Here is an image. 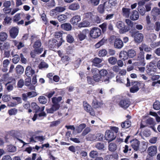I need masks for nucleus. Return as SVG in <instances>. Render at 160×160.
Wrapping results in <instances>:
<instances>
[{"label": "nucleus", "mask_w": 160, "mask_h": 160, "mask_svg": "<svg viewBox=\"0 0 160 160\" xmlns=\"http://www.w3.org/2000/svg\"><path fill=\"white\" fill-rule=\"evenodd\" d=\"M30 107L33 110L35 111L36 113L39 112L40 107L37 105V103L35 102H32L31 103Z\"/></svg>", "instance_id": "27"}, {"label": "nucleus", "mask_w": 160, "mask_h": 160, "mask_svg": "<svg viewBox=\"0 0 160 160\" xmlns=\"http://www.w3.org/2000/svg\"><path fill=\"white\" fill-rule=\"evenodd\" d=\"M129 33L131 36L133 38L135 43L139 44L143 40V35L139 33L138 31H129Z\"/></svg>", "instance_id": "3"}, {"label": "nucleus", "mask_w": 160, "mask_h": 160, "mask_svg": "<svg viewBox=\"0 0 160 160\" xmlns=\"http://www.w3.org/2000/svg\"><path fill=\"white\" fill-rule=\"evenodd\" d=\"M7 151L9 152H14L16 150V147L12 145H9L7 148Z\"/></svg>", "instance_id": "60"}, {"label": "nucleus", "mask_w": 160, "mask_h": 160, "mask_svg": "<svg viewBox=\"0 0 160 160\" xmlns=\"http://www.w3.org/2000/svg\"><path fill=\"white\" fill-rule=\"evenodd\" d=\"M146 28L147 29L153 30L154 28V24L151 22L146 23Z\"/></svg>", "instance_id": "64"}, {"label": "nucleus", "mask_w": 160, "mask_h": 160, "mask_svg": "<svg viewBox=\"0 0 160 160\" xmlns=\"http://www.w3.org/2000/svg\"><path fill=\"white\" fill-rule=\"evenodd\" d=\"M83 107L84 110L92 116L95 115L94 111L91 106L86 101H84L82 102Z\"/></svg>", "instance_id": "6"}, {"label": "nucleus", "mask_w": 160, "mask_h": 160, "mask_svg": "<svg viewBox=\"0 0 160 160\" xmlns=\"http://www.w3.org/2000/svg\"><path fill=\"white\" fill-rule=\"evenodd\" d=\"M80 8L79 4L78 3H73L70 4L68 7V9L70 10L75 11L78 9Z\"/></svg>", "instance_id": "30"}, {"label": "nucleus", "mask_w": 160, "mask_h": 160, "mask_svg": "<svg viewBox=\"0 0 160 160\" xmlns=\"http://www.w3.org/2000/svg\"><path fill=\"white\" fill-rule=\"evenodd\" d=\"M98 155V153L96 151H91L89 153L90 157L93 158H96V157H97Z\"/></svg>", "instance_id": "53"}, {"label": "nucleus", "mask_w": 160, "mask_h": 160, "mask_svg": "<svg viewBox=\"0 0 160 160\" xmlns=\"http://www.w3.org/2000/svg\"><path fill=\"white\" fill-rule=\"evenodd\" d=\"M28 96L29 98H32L36 97L37 95V93L36 92L32 91L27 92Z\"/></svg>", "instance_id": "61"}, {"label": "nucleus", "mask_w": 160, "mask_h": 160, "mask_svg": "<svg viewBox=\"0 0 160 160\" xmlns=\"http://www.w3.org/2000/svg\"><path fill=\"white\" fill-rule=\"evenodd\" d=\"M117 149V146L116 144L113 143H110L108 146L109 150L111 152H114Z\"/></svg>", "instance_id": "42"}, {"label": "nucleus", "mask_w": 160, "mask_h": 160, "mask_svg": "<svg viewBox=\"0 0 160 160\" xmlns=\"http://www.w3.org/2000/svg\"><path fill=\"white\" fill-rule=\"evenodd\" d=\"M17 112L18 110L15 108H12L8 110V113L10 116L15 115Z\"/></svg>", "instance_id": "54"}, {"label": "nucleus", "mask_w": 160, "mask_h": 160, "mask_svg": "<svg viewBox=\"0 0 160 160\" xmlns=\"http://www.w3.org/2000/svg\"><path fill=\"white\" fill-rule=\"evenodd\" d=\"M55 93V91L52 90L49 92H48L44 94V95L47 97L48 98H51Z\"/></svg>", "instance_id": "63"}, {"label": "nucleus", "mask_w": 160, "mask_h": 160, "mask_svg": "<svg viewBox=\"0 0 160 160\" xmlns=\"http://www.w3.org/2000/svg\"><path fill=\"white\" fill-rule=\"evenodd\" d=\"M131 102L129 99L124 98L120 100L118 103L119 105L121 108L126 109L130 105Z\"/></svg>", "instance_id": "9"}, {"label": "nucleus", "mask_w": 160, "mask_h": 160, "mask_svg": "<svg viewBox=\"0 0 160 160\" xmlns=\"http://www.w3.org/2000/svg\"><path fill=\"white\" fill-rule=\"evenodd\" d=\"M19 132L17 131L12 130L10 132V135L14 138L17 139L19 137Z\"/></svg>", "instance_id": "34"}, {"label": "nucleus", "mask_w": 160, "mask_h": 160, "mask_svg": "<svg viewBox=\"0 0 160 160\" xmlns=\"http://www.w3.org/2000/svg\"><path fill=\"white\" fill-rule=\"evenodd\" d=\"M8 37L7 34L5 32H2L0 33V40L2 41H5Z\"/></svg>", "instance_id": "51"}, {"label": "nucleus", "mask_w": 160, "mask_h": 160, "mask_svg": "<svg viewBox=\"0 0 160 160\" xmlns=\"http://www.w3.org/2000/svg\"><path fill=\"white\" fill-rule=\"evenodd\" d=\"M130 9L123 8H122V15L124 17L128 18L130 15Z\"/></svg>", "instance_id": "32"}, {"label": "nucleus", "mask_w": 160, "mask_h": 160, "mask_svg": "<svg viewBox=\"0 0 160 160\" xmlns=\"http://www.w3.org/2000/svg\"><path fill=\"white\" fill-rule=\"evenodd\" d=\"M86 127V125L85 123L80 124L76 128V131L78 133H80Z\"/></svg>", "instance_id": "41"}, {"label": "nucleus", "mask_w": 160, "mask_h": 160, "mask_svg": "<svg viewBox=\"0 0 160 160\" xmlns=\"http://www.w3.org/2000/svg\"><path fill=\"white\" fill-rule=\"evenodd\" d=\"M41 40H38L35 42L33 45V47L34 49H41L42 50V52L43 51V49L42 48H41Z\"/></svg>", "instance_id": "26"}, {"label": "nucleus", "mask_w": 160, "mask_h": 160, "mask_svg": "<svg viewBox=\"0 0 160 160\" xmlns=\"http://www.w3.org/2000/svg\"><path fill=\"white\" fill-rule=\"evenodd\" d=\"M11 5V2L10 1H6L4 2L3 6L5 8L3 9V10L5 13H8L10 12L11 9H8V8L10 7Z\"/></svg>", "instance_id": "20"}, {"label": "nucleus", "mask_w": 160, "mask_h": 160, "mask_svg": "<svg viewBox=\"0 0 160 160\" xmlns=\"http://www.w3.org/2000/svg\"><path fill=\"white\" fill-rule=\"evenodd\" d=\"M64 40L61 39L60 41L55 39L50 40L48 41V47L51 50L59 48L64 42Z\"/></svg>", "instance_id": "4"}, {"label": "nucleus", "mask_w": 160, "mask_h": 160, "mask_svg": "<svg viewBox=\"0 0 160 160\" xmlns=\"http://www.w3.org/2000/svg\"><path fill=\"white\" fill-rule=\"evenodd\" d=\"M10 43L8 42H5L2 45L0 46V49L1 51L8 50L10 48Z\"/></svg>", "instance_id": "33"}, {"label": "nucleus", "mask_w": 160, "mask_h": 160, "mask_svg": "<svg viewBox=\"0 0 160 160\" xmlns=\"http://www.w3.org/2000/svg\"><path fill=\"white\" fill-rule=\"evenodd\" d=\"M131 122L128 119H127L126 121L122 123L121 126L122 128H127L131 126Z\"/></svg>", "instance_id": "28"}, {"label": "nucleus", "mask_w": 160, "mask_h": 160, "mask_svg": "<svg viewBox=\"0 0 160 160\" xmlns=\"http://www.w3.org/2000/svg\"><path fill=\"white\" fill-rule=\"evenodd\" d=\"M108 41L110 44L113 43L114 46L116 48L121 49L123 46V41L116 36H111L109 38Z\"/></svg>", "instance_id": "2"}, {"label": "nucleus", "mask_w": 160, "mask_h": 160, "mask_svg": "<svg viewBox=\"0 0 160 160\" xmlns=\"http://www.w3.org/2000/svg\"><path fill=\"white\" fill-rule=\"evenodd\" d=\"M119 57L121 60L123 61L127 59L128 58L127 52L124 50L121 51L119 53Z\"/></svg>", "instance_id": "19"}, {"label": "nucleus", "mask_w": 160, "mask_h": 160, "mask_svg": "<svg viewBox=\"0 0 160 160\" xmlns=\"http://www.w3.org/2000/svg\"><path fill=\"white\" fill-rule=\"evenodd\" d=\"M42 52V50L40 49H34L33 50L31 51L30 52V55L31 57L34 58L36 56V54H39Z\"/></svg>", "instance_id": "23"}, {"label": "nucleus", "mask_w": 160, "mask_h": 160, "mask_svg": "<svg viewBox=\"0 0 160 160\" xmlns=\"http://www.w3.org/2000/svg\"><path fill=\"white\" fill-rule=\"evenodd\" d=\"M81 20L80 16L76 15L72 17L70 20V22L73 25H76Z\"/></svg>", "instance_id": "22"}, {"label": "nucleus", "mask_w": 160, "mask_h": 160, "mask_svg": "<svg viewBox=\"0 0 160 160\" xmlns=\"http://www.w3.org/2000/svg\"><path fill=\"white\" fill-rule=\"evenodd\" d=\"M139 17V15L138 12L136 10H133L130 16V18L132 20L135 21L138 20Z\"/></svg>", "instance_id": "25"}, {"label": "nucleus", "mask_w": 160, "mask_h": 160, "mask_svg": "<svg viewBox=\"0 0 160 160\" xmlns=\"http://www.w3.org/2000/svg\"><path fill=\"white\" fill-rule=\"evenodd\" d=\"M103 105V103L101 101H99L96 98L94 97L92 100V105L93 107L95 109L101 108Z\"/></svg>", "instance_id": "17"}, {"label": "nucleus", "mask_w": 160, "mask_h": 160, "mask_svg": "<svg viewBox=\"0 0 160 160\" xmlns=\"http://www.w3.org/2000/svg\"><path fill=\"white\" fill-rule=\"evenodd\" d=\"M95 147L98 150H104L105 146L104 144L101 142H97L95 145Z\"/></svg>", "instance_id": "36"}, {"label": "nucleus", "mask_w": 160, "mask_h": 160, "mask_svg": "<svg viewBox=\"0 0 160 160\" xmlns=\"http://www.w3.org/2000/svg\"><path fill=\"white\" fill-rule=\"evenodd\" d=\"M127 52L128 58H132L136 55V52L133 49H129L128 50Z\"/></svg>", "instance_id": "43"}, {"label": "nucleus", "mask_w": 160, "mask_h": 160, "mask_svg": "<svg viewBox=\"0 0 160 160\" xmlns=\"http://www.w3.org/2000/svg\"><path fill=\"white\" fill-rule=\"evenodd\" d=\"M91 72L93 74L97 73H99L101 77L105 76L108 74V72L106 70L102 69L100 71L96 68L92 69Z\"/></svg>", "instance_id": "15"}, {"label": "nucleus", "mask_w": 160, "mask_h": 160, "mask_svg": "<svg viewBox=\"0 0 160 160\" xmlns=\"http://www.w3.org/2000/svg\"><path fill=\"white\" fill-rule=\"evenodd\" d=\"M127 83L126 86L129 87L131 86L132 87L130 88V91L131 93H134L137 92L140 89V87L144 85V83L140 81H130L128 78H127Z\"/></svg>", "instance_id": "1"}, {"label": "nucleus", "mask_w": 160, "mask_h": 160, "mask_svg": "<svg viewBox=\"0 0 160 160\" xmlns=\"http://www.w3.org/2000/svg\"><path fill=\"white\" fill-rule=\"evenodd\" d=\"M61 27L62 29L64 30H71L72 27L69 23H64L61 25Z\"/></svg>", "instance_id": "31"}, {"label": "nucleus", "mask_w": 160, "mask_h": 160, "mask_svg": "<svg viewBox=\"0 0 160 160\" xmlns=\"http://www.w3.org/2000/svg\"><path fill=\"white\" fill-rule=\"evenodd\" d=\"M62 98L61 96H59L57 98L56 97H53L52 99V104H59L62 100Z\"/></svg>", "instance_id": "39"}, {"label": "nucleus", "mask_w": 160, "mask_h": 160, "mask_svg": "<svg viewBox=\"0 0 160 160\" xmlns=\"http://www.w3.org/2000/svg\"><path fill=\"white\" fill-rule=\"evenodd\" d=\"M97 73H95L93 74V78L95 82H99L100 81V79L101 78V76L99 74Z\"/></svg>", "instance_id": "59"}, {"label": "nucleus", "mask_w": 160, "mask_h": 160, "mask_svg": "<svg viewBox=\"0 0 160 160\" xmlns=\"http://www.w3.org/2000/svg\"><path fill=\"white\" fill-rule=\"evenodd\" d=\"M60 107L59 104H52L51 108H46V111L48 113H53L55 111L58 110Z\"/></svg>", "instance_id": "11"}, {"label": "nucleus", "mask_w": 160, "mask_h": 160, "mask_svg": "<svg viewBox=\"0 0 160 160\" xmlns=\"http://www.w3.org/2000/svg\"><path fill=\"white\" fill-rule=\"evenodd\" d=\"M10 36L13 38H15L17 36L18 31H9Z\"/></svg>", "instance_id": "58"}, {"label": "nucleus", "mask_w": 160, "mask_h": 160, "mask_svg": "<svg viewBox=\"0 0 160 160\" xmlns=\"http://www.w3.org/2000/svg\"><path fill=\"white\" fill-rule=\"evenodd\" d=\"M38 99L39 102L42 104H45L47 102V99L44 96H41L39 97Z\"/></svg>", "instance_id": "49"}, {"label": "nucleus", "mask_w": 160, "mask_h": 160, "mask_svg": "<svg viewBox=\"0 0 160 160\" xmlns=\"http://www.w3.org/2000/svg\"><path fill=\"white\" fill-rule=\"evenodd\" d=\"M147 152L148 154L151 157L154 156L157 152V147L156 146H152L149 147L148 149Z\"/></svg>", "instance_id": "13"}, {"label": "nucleus", "mask_w": 160, "mask_h": 160, "mask_svg": "<svg viewBox=\"0 0 160 160\" xmlns=\"http://www.w3.org/2000/svg\"><path fill=\"white\" fill-rule=\"evenodd\" d=\"M153 107L154 109L159 110L160 108V102L158 100H156L153 103Z\"/></svg>", "instance_id": "45"}, {"label": "nucleus", "mask_w": 160, "mask_h": 160, "mask_svg": "<svg viewBox=\"0 0 160 160\" xmlns=\"http://www.w3.org/2000/svg\"><path fill=\"white\" fill-rule=\"evenodd\" d=\"M62 98L61 96H59L57 98L56 97H53L52 99V104H59L62 100Z\"/></svg>", "instance_id": "37"}, {"label": "nucleus", "mask_w": 160, "mask_h": 160, "mask_svg": "<svg viewBox=\"0 0 160 160\" xmlns=\"http://www.w3.org/2000/svg\"><path fill=\"white\" fill-rule=\"evenodd\" d=\"M101 31H90V35L91 37L93 38H96L100 36L101 33Z\"/></svg>", "instance_id": "21"}, {"label": "nucleus", "mask_w": 160, "mask_h": 160, "mask_svg": "<svg viewBox=\"0 0 160 160\" xmlns=\"http://www.w3.org/2000/svg\"><path fill=\"white\" fill-rule=\"evenodd\" d=\"M102 59L98 58L95 57L92 61V65L98 68H100L102 66V65L100 63L102 62Z\"/></svg>", "instance_id": "16"}, {"label": "nucleus", "mask_w": 160, "mask_h": 160, "mask_svg": "<svg viewBox=\"0 0 160 160\" xmlns=\"http://www.w3.org/2000/svg\"><path fill=\"white\" fill-rule=\"evenodd\" d=\"M107 54V51L105 49L100 50L98 53V55L99 57L105 56Z\"/></svg>", "instance_id": "47"}, {"label": "nucleus", "mask_w": 160, "mask_h": 160, "mask_svg": "<svg viewBox=\"0 0 160 160\" xmlns=\"http://www.w3.org/2000/svg\"><path fill=\"white\" fill-rule=\"evenodd\" d=\"M152 19L154 22L158 19L160 17V8H154L152 10L151 12Z\"/></svg>", "instance_id": "5"}, {"label": "nucleus", "mask_w": 160, "mask_h": 160, "mask_svg": "<svg viewBox=\"0 0 160 160\" xmlns=\"http://www.w3.org/2000/svg\"><path fill=\"white\" fill-rule=\"evenodd\" d=\"M77 37L79 41H82L87 37L86 33V32L80 31Z\"/></svg>", "instance_id": "24"}, {"label": "nucleus", "mask_w": 160, "mask_h": 160, "mask_svg": "<svg viewBox=\"0 0 160 160\" xmlns=\"http://www.w3.org/2000/svg\"><path fill=\"white\" fill-rule=\"evenodd\" d=\"M35 72L34 70L32 69L31 67L29 66H27L25 70V73L28 77H30V76H32L34 74Z\"/></svg>", "instance_id": "18"}, {"label": "nucleus", "mask_w": 160, "mask_h": 160, "mask_svg": "<svg viewBox=\"0 0 160 160\" xmlns=\"http://www.w3.org/2000/svg\"><path fill=\"white\" fill-rule=\"evenodd\" d=\"M116 137V135H115L114 132L111 130H107L106 131L105 135V139L108 142L115 139Z\"/></svg>", "instance_id": "7"}, {"label": "nucleus", "mask_w": 160, "mask_h": 160, "mask_svg": "<svg viewBox=\"0 0 160 160\" xmlns=\"http://www.w3.org/2000/svg\"><path fill=\"white\" fill-rule=\"evenodd\" d=\"M144 52H140L136 55V60L139 61V64L142 66H144L146 64L144 60Z\"/></svg>", "instance_id": "8"}, {"label": "nucleus", "mask_w": 160, "mask_h": 160, "mask_svg": "<svg viewBox=\"0 0 160 160\" xmlns=\"http://www.w3.org/2000/svg\"><path fill=\"white\" fill-rule=\"evenodd\" d=\"M48 67V64L44 62H41L38 66L39 68L41 69L43 68H47Z\"/></svg>", "instance_id": "46"}, {"label": "nucleus", "mask_w": 160, "mask_h": 160, "mask_svg": "<svg viewBox=\"0 0 160 160\" xmlns=\"http://www.w3.org/2000/svg\"><path fill=\"white\" fill-rule=\"evenodd\" d=\"M96 138L98 141H102L103 140L104 138H105V136H104L103 134L99 133L96 134Z\"/></svg>", "instance_id": "56"}, {"label": "nucleus", "mask_w": 160, "mask_h": 160, "mask_svg": "<svg viewBox=\"0 0 160 160\" xmlns=\"http://www.w3.org/2000/svg\"><path fill=\"white\" fill-rule=\"evenodd\" d=\"M15 69L16 73L18 74H22L24 71L23 67L20 65H18L16 67Z\"/></svg>", "instance_id": "29"}, {"label": "nucleus", "mask_w": 160, "mask_h": 160, "mask_svg": "<svg viewBox=\"0 0 160 160\" xmlns=\"http://www.w3.org/2000/svg\"><path fill=\"white\" fill-rule=\"evenodd\" d=\"M16 82L15 79L13 78L5 84L7 89L8 91H10L13 89L14 86L15 85Z\"/></svg>", "instance_id": "12"}, {"label": "nucleus", "mask_w": 160, "mask_h": 160, "mask_svg": "<svg viewBox=\"0 0 160 160\" xmlns=\"http://www.w3.org/2000/svg\"><path fill=\"white\" fill-rule=\"evenodd\" d=\"M146 71L148 74H151L152 72H156L157 71V67L154 63L152 62H150L147 66Z\"/></svg>", "instance_id": "10"}, {"label": "nucleus", "mask_w": 160, "mask_h": 160, "mask_svg": "<svg viewBox=\"0 0 160 160\" xmlns=\"http://www.w3.org/2000/svg\"><path fill=\"white\" fill-rule=\"evenodd\" d=\"M62 98L61 96H59L57 98L56 97H53L52 99V104H59L62 100Z\"/></svg>", "instance_id": "38"}, {"label": "nucleus", "mask_w": 160, "mask_h": 160, "mask_svg": "<svg viewBox=\"0 0 160 160\" xmlns=\"http://www.w3.org/2000/svg\"><path fill=\"white\" fill-rule=\"evenodd\" d=\"M15 46H16L18 49H20L24 46V45L22 42H18L16 40L13 41Z\"/></svg>", "instance_id": "40"}, {"label": "nucleus", "mask_w": 160, "mask_h": 160, "mask_svg": "<svg viewBox=\"0 0 160 160\" xmlns=\"http://www.w3.org/2000/svg\"><path fill=\"white\" fill-rule=\"evenodd\" d=\"M89 22L87 21H84L83 22L80 23L78 25L79 28L88 27L89 25Z\"/></svg>", "instance_id": "50"}, {"label": "nucleus", "mask_w": 160, "mask_h": 160, "mask_svg": "<svg viewBox=\"0 0 160 160\" xmlns=\"http://www.w3.org/2000/svg\"><path fill=\"white\" fill-rule=\"evenodd\" d=\"M138 10L140 14L142 16L144 15L146 12L145 8L142 6H138Z\"/></svg>", "instance_id": "55"}, {"label": "nucleus", "mask_w": 160, "mask_h": 160, "mask_svg": "<svg viewBox=\"0 0 160 160\" xmlns=\"http://www.w3.org/2000/svg\"><path fill=\"white\" fill-rule=\"evenodd\" d=\"M62 33L60 31L56 32L55 33V37L57 38H58V41H60L61 39L63 40L62 37Z\"/></svg>", "instance_id": "52"}, {"label": "nucleus", "mask_w": 160, "mask_h": 160, "mask_svg": "<svg viewBox=\"0 0 160 160\" xmlns=\"http://www.w3.org/2000/svg\"><path fill=\"white\" fill-rule=\"evenodd\" d=\"M116 26L119 30H125V25L122 22L119 21L118 22Z\"/></svg>", "instance_id": "44"}, {"label": "nucleus", "mask_w": 160, "mask_h": 160, "mask_svg": "<svg viewBox=\"0 0 160 160\" xmlns=\"http://www.w3.org/2000/svg\"><path fill=\"white\" fill-rule=\"evenodd\" d=\"M108 62L112 65H115L117 62V59L114 57H111L108 59Z\"/></svg>", "instance_id": "48"}, {"label": "nucleus", "mask_w": 160, "mask_h": 160, "mask_svg": "<svg viewBox=\"0 0 160 160\" xmlns=\"http://www.w3.org/2000/svg\"><path fill=\"white\" fill-rule=\"evenodd\" d=\"M13 58L12 59V62L15 64L17 63L20 60V57L17 54H15L13 56Z\"/></svg>", "instance_id": "62"}, {"label": "nucleus", "mask_w": 160, "mask_h": 160, "mask_svg": "<svg viewBox=\"0 0 160 160\" xmlns=\"http://www.w3.org/2000/svg\"><path fill=\"white\" fill-rule=\"evenodd\" d=\"M130 142L132 148L134 150L137 151L139 148L140 141L136 139H134L131 140Z\"/></svg>", "instance_id": "14"}, {"label": "nucleus", "mask_w": 160, "mask_h": 160, "mask_svg": "<svg viewBox=\"0 0 160 160\" xmlns=\"http://www.w3.org/2000/svg\"><path fill=\"white\" fill-rule=\"evenodd\" d=\"M66 40L68 42L72 43L73 42L74 39L72 35L69 34L66 37Z\"/></svg>", "instance_id": "57"}, {"label": "nucleus", "mask_w": 160, "mask_h": 160, "mask_svg": "<svg viewBox=\"0 0 160 160\" xmlns=\"http://www.w3.org/2000/svg\"><path fill=\"white\" fill-rule=\"evenodd\" d=\"M67 16L64 14H61L57 17L58 20L59 22H64L66 21Z\"/></svg>", "instance_id": "35"}]
</instances>
